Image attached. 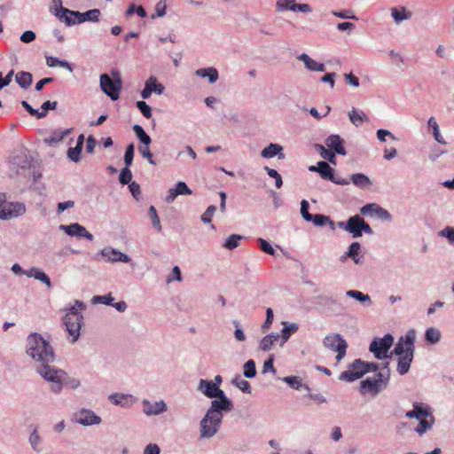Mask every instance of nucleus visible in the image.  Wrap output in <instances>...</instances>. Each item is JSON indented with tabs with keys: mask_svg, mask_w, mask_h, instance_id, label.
<instances>
[{
	"mask_svg": "<svg viewBox=\"0 0 454 454\" xmlns=\"http://www.w3.org/2000/svg\"><path fill=\"white\" fill-rule=\"evenodd\" d=\"M430 414L431 413L427 409L423 408L420 403H416L413 405V410L407 411L405 416L408 419H421L423 418H427Z\"/></svg>",
	"mask_w": 454,
	"mask_h": 454,
	"instance_id": "c756f323",
	"label": "nucleus"
},
{
	"mask_svg": "<svg viewBox=\"0 0 454 454\" xmlns=\"http://www.w3.org/2000/svg\"><path fill=\"white\" fill-rule=\"evenodd\" d=\"M261 155L266 159H270L277 156L278 160H284L286 157L283 153V147L279 144L273 143H270L268 146H266L261 152Z\"/></svg>",
	"mask_w": 454,
	"mask_h": 454,
	"instance_id": "5701e85b",
	"label": "nucleus"
},
{
	"mask_svg": "<svg viewBox=\"0 0 454 454\" xmlns=\"http://www.w3.org/2000/svg\"><path fill=\"white\" fill-rule=\"evenodd\" d=\"M389 378V372H380L376 374V377L373 378V380H377V383L379 384V386H380V389H382L387 386Z\"/></svg>",
	"mask_w": 454,
	"mask_h": 454,
	"instance_id": "6e6d98bb",
	"label": "nucleus"
},
{
	"mask_svg": "<svg viewBox=\"0 0 454 454\" xmlns=\"http://www.w3.org/2000/svg\"><path fill=\"white\" fill-rule=\"evenodd\" d=\"M427 418H429V419H427V418H423L421 419H419V426L416 427L415 431L419 434H425L427 430L431 429L434 422V418L432 414H430V416H428Z\"/></svg>",
	"mask_w": 454,
	"mask_h": 454,
	"instance_id": "79ce46f5",
	"label": "nucleus"
},
{
	"mask_svg": "<svg viewBox=\"0 0 454 454\" xmlns=\"http://www.w3.org/2000/svg\"><path fill=\"white\" fill-rule=\"evenodd\" d=\"M133 130L137 139L144 145H149L152 142L150 136L145 131V129L138 124L133 126Z\"/></svg>",
	"mask_w": 454,
	"mask_h": 454,
	"instance_id": "37998d69",
	"label": "nucleus"
},
{
	"mask_svg": "<svg viewBox=\"0 0 454 454\" xmlns=\"http://www.w3.org/2000/svg\"><path fill=\"white\" fill-rule=\"evenodd\" d=\"M310 172H317L325 180L333 179L334 169L325 160L318 161L317 165L309 167Z\"/></svg>",
	"mask_w": 454,
	"mask_h": 454,
	"instance_id": "a211bd4d",
	"label": "nucleus"
},
{
	"mask_svg": "<svg viewBox=\"0 0 454 454\" xmlns=\"http://www.w3.org/2000/svg\"><path fill=\"white\" fill-rule=\"evenodd\" d=\"M85 309L86 305L82 301L76 300L73 306L65 309L66 314L63 317V324L66 326V330L72 337V343H74L80 336V330L83 322V316L80 310Z\"/></svg>",
	"mask_w": 454,
	"mask_h": 454,
	"instance_id": "7ed1b4c3",
	"label": "nucleus"
},
{
	"mask_svg": "<svg viewBox=\"0 0 454 454\" xmlns=\"http://www.w3.org/2000/svg\"><path fill=\"white\" fill-rule=\"evenodd\" d=\"M341 342L343 343L347 341L339 333L326 335L323 340L324 346L334 352L337 350L338 344Z\"/></svg>",
	"mask_w": 454,
	"mask_h": 454,
	"instance_id": "c85d7f7f",
	"label": "nucleus"
},
{
	"mask_svg": "<svg viewBox=\"0 0 454 454\" xmlns=\"http://www.w3.org/2000/svg\"><path fill=\"white\" fill-rule=\"evenodd\" d=\"M28 441H29V443L31 445V448L36 452V453H41L43 449H42V438L41 436L39 435L38 434V431L36 428H35L30 435H29V438H28Z\"/></svg>",
	"mask_w": 454,
	"mask_h": 454,
	"instance_id": "a19ab883",
	"label": "nucleus"
},
{
	"mask_svg": "<svg viewBox=\"0 0 454 454\" xmlns=\"http://www.w3.org/2000/svg\"><path fill=\"white\" fill-rule=\"evenodd\" d=\"M348 117L350 121L356 127H359L363 122L368 121L366 114L363 111H359L355 107H352L351 111L348 112Z\"/></svg>",
	"mask_w": 454,
	"mask_h": 454,
	"instance_id": "72a5a7b5",
	"label": "nucleus"
},
{
	"mask_svg": "<svg viewBox=\"0 0 454 454\" xmlns=\"http://www.w3.org/2000/svg\"><path fill=\"white\" fill-rule=\"evenodd\" d=\"M26 276L28 278H34L35 279L43 283L48 288L51 287V282L49 276L40 268L31 267L27 270Z\"/></svg>",
	"mask_w": 454,
	"mask_h": 454,
	"instance_id": "b1692460",
	"label": "nucleus"
},
{
	"mask_svg": "<svg viewBox=\"0 0 454 454\" xmlns=\"http://www.w3.org/2000/svg\"><path fill=\"white\" fill-rule=\"evenodd\" d=\"M346 295L356 300L364 306H371L372 304V299L369 294H364L357 290H348L346 292Z\"/></svg>",
	"mask_w": 454,
	"mask_h": 454,
	"instance_id": "7c9ffc66",
	"label": "nucleus"
},
{
	"mask_svg": "<svg viewBox=\"0 0 454 454\" xmlns=\"http://www.w3.org/2000/svg\"><path fill=\"white\" fill-rule=\"evenodd\" d=\"M280 336L278 333H271L265 335L259 343V349L268 352L272 349L275 342L279 340Z\"/></svg>",
	"mask_w": 454,
	"mask_h": 454,
	"instance_id": "393cba45",
	"label": "nucleus"
},
{
	"mask_svg": "<svg viewBox=\"0 0 454 454\" xmlns=\"http://www.w3.org/2000/svg\"><path fill=\"white\" fill-rule=\"evenodd\" d=\"M296 0H277L276 11L278 12H283L286 11H292V5L295 4Z\"/></svg>",
	"mask_w": 454,
	"mask_h": 454,
	"instance_id": "3c124183",
	"label": "nucleus"
},
{
	"mask_svg": "<svg viewBox=\"0 0 454 454\" xmlns=\"http://www.w3.org/2000/svg\"><path fill=\"white\" fill-rule=\"evenodd\" d=\"M71 421L84 427L99 425L102 419L90 409H80L74 412Z\"/></svg>",
	"mask_w": 454,
	"mask_h": 454,
	"instance_id": "1a4fd4ad",
	"label": "nucleus"
},
{
	"mask_svg": "<svg viewBox=\"0 0 454 454\" xmlns=\"http://www.w3.org/2000/svg\"><path fill=\"white\" fill-rule=\"evenodd\" d=\"M406 349V335L402 336L395 346V348L391 354H395L398 356H403Z\"/></svg>",
	"mask_w": 454,
	"mask_h": 454,
	"instance_id": "5fc2aeb1",
	"label": "nucleus"
},
{
	"mask_svg": "<svg viewBox=\"0 0 454 454\" xmlns=\"http://www.w3.org/2000/svg\"><path fill=\"white\" fill-rule=\"evenodd\" d=\"M273 318H274L273 310H272V309L268 308L266 309V319H265L264 323L262 325V331L263 333H266L270 329V327L273 322Z\"/></svg>",
	"mask_w": 454,
	"mask_h": 454,
	"instance_id": "774afa93",
	"label": "nucleus"
},
{
	"mask_svg": "<svg viewBox=\"0 0 454 454\" xmlns=\"http://www.w3.org/2000/svg\"><path fill=\"white\" fill-rule=\"evenodd\" d=\"M243 239V236L241 235H239V234H231V236H229L224 244L223 245V247L229 249V250H232L234 248H236L238 246H239V240H241Z\"/></svg>",
	"mask_w": 454,
	"mask_h": 454,
	"instance_id": "8fccbe9b",
	"label": "nucleus"
},
{
	"mask_svg": "<svg viewBox=\"0 0 454 454\" xmlns=\"http://www.w3.org/2000/svg\"><path fill=\"white\" fill-rule=\"evenodd\" d=\"M442 337L441 332L434 327H429L426 330V340L431 344H436L440 341Z\"/></svg>",
	"mask_w": 454,
	"mask_h": 454,
	"instance_id": "c03bdc74",
	"label": "nucleus"
},
{
	"mask_svg": "<svg viewBox=\"0 0 454 454\" xmlns=\"http://www.w3.org/2000/svg\"><path fill=\"white\" fill-rule=\"evenodd\" d=\"M142 404L144 406L143 412L146 416H157L164 413L168 410V406L163 400L152 403L149 400L144 399Z\"/></svg>",
	"mask_w": 454,
	"mask_h": 454,
	"instance_id": "ddd939ff",
	"label": "nucleus"
},
{
	"mask_svg": "<svg viewBox=\"0 0 454 454\" xmlns=\"http://www.w3.org/2000/svg\"><path fill=\"white\" fill-rule=\"evenodd\" d=\"M308 222L313 223L316 226H325L327 223H330L331 225L333 224L331 218L325 215H312L311 219Z\"/></svg>",
	"mask_w": 454,
	"mask_h": 454,
	"instance_id": "de8ad7c7",
	"label": "nucleus"
},
{
	"mask_svg": "<svg viewBox=\"0 0 454 454\" xmlns=\"http://www.w3.org/2000/svg\"><path fill=\"white\" fill-rule=\"evenodd\" d=\"M26 353L35 362L53 363L56 356L52 346L41 334L30 333L26 340Z\"/></svg>",
	"mask_w": 454,
	"mask_h": 454,
	"instance_id": "f257e3e1",
	"label": "nucleus"
},
{
	"mask_svg": "<svg viewBox=\"0 0 454 454\" xmlns=\"http://www.w3.org/2000/svg\"><path fill=\"white\" fill-rule=\"evenodd\" d=\"M364 369V362L361 359H356L349 366L348 369L341 373H359Z\"/></svg>",
	"mask_w": 454,
	"mask_h": 454,
	"instance_id": "603ef678",
	"label": "nucleus"
},
{
	"mask_svg": "<svg viewBox=\"0 0 454 454\" xmlns=\"http://www.w3.org/2000/svg\"><path fill=\"white\" fill-rule=\"evenodd\" d=\"M350 180L356 186L362 189L369 187L372 184L370 178L363 173H356L351 175Z\"/></svg>",
	"mask_w": 454,
	"mask_h": 454,
	"instance_id": "c9c22d12",
	"label": "nucleus"
},
{
	"mask_svg": "<svg viewBox=\"0 0 454 454\" xmlns=\"http://www.w3.org/2000/svg\"><path fill=\"white\" fill-rule=\"evenodd\" d=\"M284 382H286L291 388L299 390L301 388L306 389L307 391H309L310 388L308 385L303 384L301 382V380L298 376H286L282 379Z\"/></svg>",
	"mask_w": 454,
	"mask_h": 454,
	"instance_id": "f704fd0d",
	"label": "nucleus"
},
{
	"mask_svg": "<svg viewBox=\"0 0 454 454\" xmlns=\"http://www.w3.org/2000/svg\"><path fill=\"white\" fill-rule=\"evenodd\" d=\"M132 179V173L129 169V168H123L121 170L120 176H119V182L121 184H129L131 183Z\"/></svg>",
	"mask_w": 454,
	"mask_h": 454,
	"instance_id": "bf43d9fd",
	"label": "nucleus"
},
{
	"mask_svg": "<svg viewBox=\"0 0 454 454\" xmlns=\"http://www.w3.org/2000/svg\"><path fill=\"white\" fill-rule=\"evenodd\" d=\"M114 301V298L111 294H106V295H96L92 298L91 302L93 304H106V305H112V302Z\"/></svg>",
	"mask_w": 454,
	"mask_h": 454,
	"instance_id": "680f3d73",
	"label": "nucleus"
},
{
	"mask_svg": "<svg viewBox=\"0 0 454 454\" xmlns=\"http://www.w3.org/2000/svg\"><path fill=\"white\" fill-rule=\"evenodd\" d=\"M391 16L396 24H400L403 20H410L412 16V12L403 6L394 7L391 9Z\"/></svg>",
	"mask_w": 454,
	"mask_h": 454,
	"instance_id": "cd10ccee",
	"label": "nucleus"
},
{
	"mask_svg": "<svg viewBox=\"0 0 454 454\" xmlns=\"http://www.w3.org/2000/svg\"><path fill=\"white\" fill-rule=\"evenodd\" d=\"M59 229L64 231L68 236L76 237L78 239L84 238L89 240L93 239V235L89 232L86 228L78 223L69 225H59Z\"/></svg>",
	"mask_w": 454,
	"mask_h": 454,
	"instance_id": "9d476101",
	"label": "nucleus"
},
{
	"mask_svg": "<svg viewBox=\"0 0 454 454\" xmlns=\"http://www.w3.org/2000/svg\"><path fill=\"white\" fill-rule=\"evenodd\" d=\"M99 253L102 255V257L105 259V261L107 262H121L128 263L131 261L130 257L128 254L121 253V251H119L115 248L106 247V248L100 250Z\"/></svg>",
	"mask_w": 454,
	"mask_h": 454,
	"instance_id": "9b49d317",
	"label": "nucleus"
},
{
	"mask_svg": "<svg viewBox=\"0 0 454 454\" xmlns=\"http://www.w3.org/2000/svg\"><path fill=\"white\" fill-rule=\"evenodd\" d=\"M438 235L446 238L450 244L454 245V227L447 226Z\"/></svg>",
	"mask_w": 454,
	"mask_h": 454,
	"instance_id": "69168bd1",
	"label": "nucleus"
},
{
	"mask_svg": "<svg viewBox=\"0 0 454 454\" xmlns=\"http://www.w3.org/2000/svg\"><path fill=\"white\" fill-rule=\"evenodd\" d=\"M192 190L188 187V185L182 181H179L176 187L170 188L168 191V195L166 196V202L167 203H172L176 198L179 195H190L192 194Z\"/></svg>",
	"mask_w": 454,
	"mask_h": 454,
	"instance_id": "6ab92c4d",
	"label": "nucleus"
},
{
	"mask_svg": "<svg viewBox=\"0 0 454 454\" xmlns=\"http://www.w3.org/2000/svg\"><path fill=\"white\" fill-rule=\"evenodd\" d=\"M371 209H375L374 215L379 219H380L382 221H387V222H390L392 220L391 214L387 209L381 207L377 203H368V204L364 205V207H362L360 208V213L363 215H368L369 214H371Z\"/></svg>",
	"mask_w": 454,
	"mask_h": 454,
	"instance_id": "4468645a",
	"label": "nucleus"
},
{
	"mask_svg": "<svg viewBox=\"0 0 454 454\" xmlns=\"http://www.w3.org/2000/svg\"><path fill=\"white\" fill-rule=\"evenodd\" d=\"M134 150H135V147H134L133 144H129L126 147L123 160H124L125 167H127V168H129V166L132 164L133 158H134Z\"/></svg>",
	"mask_w": 454,
	"mask_h": 454,
	"instance_id": "052dcab7",
	"label": "nucleus"
},
{
	"mask_svg": "<svg viewBox=\"0 0 454 454\" xmlns=\"http://www.w3.org/2000/svg\"><path fill=\"white\" fill-rule=\"evenodd\" d=\"M416 332L413 329L406 333V349L403 356H400L397 362V372L400 375H404L410 370L414 356V342Z\"/></svg>",
	"mask_w": 454,
	"mask_h": 454,
	"instance_id": "0eeeda50",
	"label": "nucleus"
},
{
	"mask_svg": "<svg viewBox=\"0 0 454 454\" xmlns=\"http://www.w3.org/2000/svg\"><path fill=\"white\" fill-rule=\"evenodd\" d=\"M136 106L145 118L149 119L152 117V108L145 101H137Z\"/></svg>",
	"mask_w": 454,
	"mask_h": 454,
	"instance_id": "e2e57ef3",
	"label": "nucleus"
},
{
	"mask_svg": "<svg viewBox=\"0 0 454 454\" xmlns=\"http://www.w3.org/2000/svg\"><path fill=\"white\" fill-rule=\"evenodd\" d=\"M16 82L22 89H27L33 81L32 74L29 72L20 71L16 74Z\"/></svg>",
	"mask_w": 454,
	"mask_h": 454,
	"instance_id": "ea45409f",
	"label": "nucleus"
},
{
	"mask_svg": "<svg viewBox=\"0 0 454 454\" xmlns=\"http://www.w3.org/2000/svg\"><path fill=\"white\" fill-rule=\"evenodd\" d=\"M195 74L201 78H207L209 83H215L219 78L217 69L213 67L197 69Z\"/></svg>",
	"mask_w": 454,
	"mask_h": 454,
	"instance_id": "bb28decb",
	"label": "nucleus"
},
{
	"mask_svg": "<svg viewBox=\"0 0 454 454\" xmlns=\"http://www.w3.org/2000/svg\"><path fill=\"white\" fill-rule=\"evenodd\" d=\"M231 384L239 388L243 393L251 394L252 392L250 383L246 380L240 379L239 376L233 379Z\"/></svg>",
	"mask_w": 454,
	"mask_h": 454,
	"instance_id": "a18cd8bd",
	"label": "nucleus"
},
{
	"mask_svg": "<svg viewBox=\"0 0 454 454\" xmlns=\"http://www.w3.org/2000/svg\"><path fill=\"white\" fill-rule=\"evenodd\" d=\"M264 170L267 172L269 176L275 179V185L277 188H280L283 185L282 177L276 169L265 166Z\"/></svg>",
	"mask_w": 454,
	"mask_h": 454,
	"instance_id": "4d7b16f0",
	"label": "nucleus"
},
{
	"mask_svg": "<svg viewBox=\"0 0 454 454\" xmlns=\"http://www.w3.org/2000/svg\"><path fill=\"white\" fill-rule=\"evenodd\" d=\"M326 146L333 151L335 154L343 155L347 154V151L344 147V139L340 136L332 134L325 139Z\"/></svg>",
	"mask_w": 454,
	"mask_h": 454,
	"instance_id": "2eb2a0df",
	"label": "nucleus"
},
{
	"mask_svg": "<svg viewBox=\"0 0 454 454\" xmlns=\"http://www.w3.org/2000/svg\"><path fill=\"white\" fill-rule=\"evenodd\" d=\"M33 159L26 152H20L14 155L11 160V165L12 169H15L17 173L19 170L29 169L32 167Z\"/></svg>",
	"mask_w": 454,
	"mask_h": 454,
	"instance_id": "f8f14e48",
	"label": "nucleus"
},
{
	"mask_svg": "<svg viewBox=\"0 0 454 454\" xmlns=\"http://www.w3.org/2000/svg\"><path fill=\"white\" fill-rule=\"evenodd\" d=\"M297 59L303 62L305 68L310 72H325V67L323 63L317 62L307 53H301L297 56Z\"/></svg>",
	"mask_w": 454,
	"mask_h": 454,
	"instance_id": "412c9836",
	"label": "nucleus"
},
{
	"mask_svg": "<svg viewBox=\"0 0 454 454\" xmlns=\"http://www.w3.org/2000/svg\"><path fill=\"white\" fill-rule=\"evenodd\" d=\"M69 133V129L60 130L56 129L51 133V135L44 138V143L47 145H55L62 141L66 135Z\"/></svg>",
	"mask_w": 454,
	"mask_h": 454,
	"instance_id": "e433bc0d",
	"label": "nucleus"
},
{
	"mask_svg": "<svg viewBox=\"0 0 454 454\" xmlns=\"http://www.w3.org/2000/svg\"><path fill=\"white\" fill-rule=\"evenodd\" d=\"M286 325V322H283ZM299 326L296 323H292L289 325H285V327L280 332V346L283 347L285 343L289 340L292 333H294L298 331Z\"/></svg>",
	"mask_w": 454,
	"mask_h": 454,
	"instance_id": "473e14b6",
	"label": "nucleus"
},
{
	"mask_svg": "<svg viewBox=\"0 0 454 454\" xmlns=\"http://www.w3.org/2000/svg\"><path fill=\"white\" fill-rule=\"evenodd\" d=\"M59 4H61V0H58ZM76 11H71L67 8L60 5L59 8H57L54 12V15L62 22H65L67 26H73L77 23V20L73 19L75 18Z\"/></svg>",
	"mask_w": 454,
	"mask_h": 454,
	"instance_id": "f3484780",
	"label": "nucleus"
},
{
	"mask_svg": "<svg viewBox=\"0 0 454 454\" xmlns=\"http://www.w3.org/2000/svg\"><path fill=\"white\" fill-rule=\"evenodd\" d=\"M82 147L81 145H75L67 150V157L74 162H78L81 160V153Z\"/></svg>",
	"mask_w": 454,
	"mask_h": 454,
	"instance_id": "13d9d810",
	"label": "nucleus"
},
{
	"mask_svg": "<svg viewBox=\"0 0 454 454\" xmlns=\"http://www.w3.org/2000/svg\"><path fill=\"white\" fill-rule=\"evenodd\" d=\"M51 363H44L37 366L36 372L46 381L51 384V390L59 394L61 392L63 387V381L66 378V372L62 369H59Z\"/></svg>",
	"mask_w": 454,
	"mask_h": 454,
	"instance_id": "39448f33",
	"label": "nucleus"
},
{
	"mask_svg": "<svg viewBox=\"0 0 454 454\" xmlns=\"http://www.w3.org/2000/svg\"><path fill=\"white\" fill-rule=\"evenodd\" d=\"M427 125L432 129L433 136H434V139L439 144L447 145V142L445 141V139L443 138V137L440 133L439 125H438V123H437V121H436V120H435V118L434 116H432V117H430L428 119Z\"/></svg>",
	"mask_w": 454,
	"mask_h": 454,
	"instance_id": "4c0bfd02",
	"label": "nucleus"
},
{
	"mask_svg": "<svg viewBox=\"0 0 454 454\" xmlns=\"http://www.w3.org/2000/svg\"><path fill=\"white\" fill-rule=\"evenodd\" d=\"M147 83L150 86V89L152 90V93L154 92L158 95L163 94L165 90V86L160 82H158L157 79L154 76H150L146 80Z\"/></svg>",
	"mask_w": 454,
	"mask_h": 454,
	"instance_id": "49530a36",
	"label": "nucleus"
},
{
	"mask_svg": "<svg viewBox=\"0 0 454 454\" xmlns=\"http://www.w3.org/2000/svg\"><path fill=\"white\" fill-rule=\"evenodd\" d=\"M243 374L247 379H252L256 375L255 363L250 359L243 366Z\"/></svg>",
	"mask_w": 454,
	"mask_h": 454,
	"instance_id": "09e8293b",
	"label": "nucleus"
},
{
	"mask_svg": "<svg viewBox=\"0 0 454 454\" xmlns=\"http://www.w3.org/2000/svg\"><path fill=\"white\" fill-rule=\"evenodd\" d=\"M363 218L356 215L348 219L345 225V231H348L352 234L353 238H359L362 236V230L360 226V223Z\"/></svg>",
	"mask_w": 454,
	"mask_h": 454,
	"instance_id": "4be33fe9",
	"label": "nucleus"
},
{
	"mask_svg": "<svg viewBox=\"0 0 454 454\" xmlns=\"http://www.w3.org/2000/svg\"><path fill=\"white\" fill-rule=\"evenodd\" d=\"M394 343V337L387 333L383 338H374L370 344L369 350L377 359H385L391 357L388 356V350Z\"/></svg>",
	"mask_w": 454,
	"mask_h": 454,
	"instance_id": "6e6552de",
	"label": "nucleus"
},
{
	"mask_svg": "<svg viewBox=\"0 0 454 454\" xmlns=\"http://www.w3.org/2000/svg\"><path fill=\"white\" fill-rule=\"evenodd\" d=\"M234 406L220 407L218 403L209 406L204 417L200 421V438L211 439L219 431L223 414L231 411Z\"/></svg>",
	"mask_w": 454,
	"mask_h": 454,
	"instance_id": "f03ea898",
	"label": "nucleus"
},
{
	"mask_svg": "<svg viewBox=\"0 0 454 454\" xmlns=\"http://www.w3.org/2000/svg\"><path fill=\"white\" fill-rule=\"evenodd\" d=\"M149 217L152 220L153 226L158 231H161L160 221L157 214V210L153 206H151L148 210Z\"/></svg>",
	"mask_w": 454,
	"mask_h": 454,
	"instance_id": "864d4df0",
	"label": "nucleus"
},
{
	"mask_svg": "<svg viewBox=\"0 0 454 454\" xmlns=\"http://www.w3.org/2000/svg\"><path fill=\"white\" fill-rule=\"evenodd\" d=\"M167 4L166 0H160L155 5V14L152 15V19L156 17H163L166 14Z\"/></svg>",
	"mask_w": 454,
	"mask_h": 454,
	"instance_id": "0e129e2a",
	"label": "nucleus"
},
{
	"mask_svg": "<svg viewBox=\"0 0 454 454\" xmlns=\"http://www.w3.org/2000/svg\"><path fill=\"white\" fill-rule=\"evenodd\" d=\"M197 390L206 397L213 399L210 406H214V403H218L220 407L234 406L232 401L227 397L225 393L216 384H213L212 380H200Z\"/></svg>",
	"mask_w": 454,
	"mask_h": 454,
	"instance_id": "20e7f679",
	"label": "nucleus"
},
{
	"mask_svg": "<svg viewBox=\"0 0 454 454\" xmlns=\"http://www.w3.org/2000/svg\"><path fill=\"white\" fill-rule=\"evenodd\" d=\"M111 75L112 77L107 74H100V89L113 101H115L120 97V92L122 89V81L121 72L117 69H112Z\"/></svg>",
	"mask_w": 454,
	"mask_h": 454,
	"instance_id": "423d86ee",
	"label": "nucleus"
},
{
	"mask_svg": "<svg viewBox=\"0 0 454 454\" xmlns=\"http://www.w3.org/2000/svg\"><path fill=\"white\" fill-rule=\"evenodd\" d=\"M315 149L319 153L320 156L327 160L330 163L336 165V154L331 151L330 149L327 150L324 145L320 144H315L314 145Z\"/></svg>",
	"mask_w": 454,
	"mask_h": 454,
	"instance_id": "58836bf2",
	"label": "nucleus"
},
{
	"mask_svg": "<svg viewBox=\"0 0 454 454\" xmlns=\"http://www.w3.org/2000/svg\"><path fill=\"white\" fill-rule=\"evenodd\" d=\"M109 400L114 405L128 408L135 403L133 395L122 393H114L109 395Z\"/></svg>",
	"mask_w": 454,
	"mask_h": 454,
	"instance_id": "aec40b11",
	"label": "nucleus"
},
{
	"mask_svg": "<svg viewBox=\"0 0 454 454\" xmlns=\"http://www.w3.org/2000/svg\"><path fill=\"white\" fill-rule=\"evenodd\" d=\"M9 207L12 212L13 217L23 215L26 212V207L22 203H9Z\"/></svg>",
	"mask_w": 454,
	"mask_h": 454,
	"instance_id": "338daca9",
	"label": "nucleus"
},
{
	"mask_svg": "<svg viewBox=\"0 0 454 454\" xmlns=\"http://www.w3.org/2000/svg\"><path fill=\"white\" fill-rule=\"evenodd\" d=\"M361 392L367 389L372 395H377L380 392V386L372 378H367L360 382Z\"/></svg>",
	"mask_w": 454,
	"mask_h": 454,
	"instance_id": "2f4dec72",
	"label": "nucleus"
},
{
	"mask_svg": "<svg viewBox=\"0 0 454 454\" xmlns=\"http://www.w3.org/2000/svg\"><path fill=\"white\" fill-rule=\"evenodd\" d=\"M100 11L98 9H92L87 11L85 12H76L75 18L77 19V23H82L84 21H92L97 22L99 20Z\"/></svg>",
	"mask_w": 454,
	"mask_h": 454,
	"instance_id": "a878e982",
	"label": "nucleus"
},
{
	"mask_svg": "<svg viewBox=\"0 0 454 454\" xmlns=\"http://www.w3.org/2000/svg\"><path fill=\"white\" fill-rule=\"evenodd\" d=\"M378 369V364L373 362H364V369L361 371L359 373H340L339 376V380L342 381L352 382L357 379H360L369 372H377Z\"/></svg>",
	"mask_w": 454,
	"mask_h": 454,
	"instance_id": "dca6fc26",
	"label": "nucleus"
}]
</instances>
